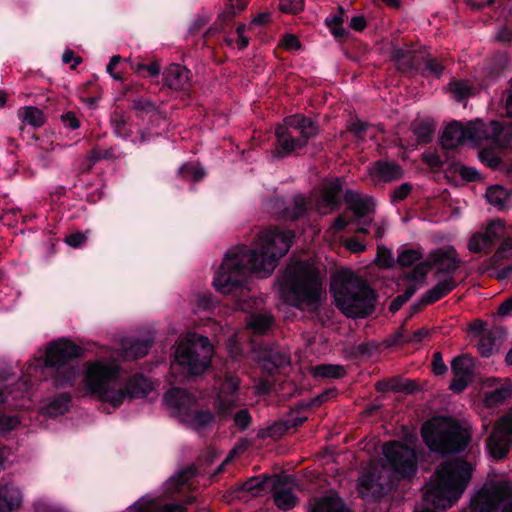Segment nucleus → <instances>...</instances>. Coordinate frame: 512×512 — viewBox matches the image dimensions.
Masks as SVG:
<instances>
[{"mask_svg": "<svg viewBox=\"0 0 512 512\" xmlns=\"http://www.w3.org/2000/svg\"><path fill=\"white\" fill-rule=\"evenodd\" d=\"M485 197L490 204L498 208H503L508 200V194L501 186L489 187Z\"/></svg>", "mask_w": 512, "mask_h": 512, "instance_id": "72a5a7b5", "label": "nucleus"}, {"mask_svg": "<svg viewBox=\"0 0 512 512\" xmlns=\"http://www.w3.org/2000/svg\"><path fill=\"white\" fill-rule=\"evenodd\" d=\"M460 263L459 255L453 246L439 247L428 254L426 261L416 266L411 278L420 282L425 280L428 270L432 267L436 268L437 277L441 275L453 277Z\"/></svg>", "mask_w": 512, "mask_h": 512, "instance_id": "f8f14e48", "label": "nucleus"}, {"mask_svg": "<svg viewBox=\"0 0 512 512\" xmlns=\"http://www.w3.org/2000/svg\"><path fill=\"white\" fill-rule=\"evenodd\" d=\"M438 278V282L423 295V303L431 304L444 297L446 294H448L456 287L454 277L443 276V278H440L439 276Z\"/></svg>", "mask_w": 512, "mask_h": 512, "instance_id": "393cba45", "label": "nucleus"}, {"mask_svg": "<svg viewBox=\"0 0 512 512\" xmlns=\"http://www.w3.org/2000/svg\"><path fill=\"white\" fill-rule=\"evenodd\" d=\"M307 210V202L303 196H296L293 199V207L285 211L286 218L295 220L302 216Z\"/></svg>", "mask_w": 512, "mask_h": 512, "instance_id": "ea45409f", "label": "nucleus"}, {"mask_svg": "<svg viewBox=\"0 0 512 512\" xmlns=\"http://www.w3.org/2000/svg\"><path fill=\"white\" fill-rule=\"evenodd\" d=\"M132 108L136 115L143 117L145 115H152L156 113L157 107L154 102L147 98L138 97L132 101Z\"/></svg>", "mask_w": 512, "mask_h": 512, "instance_id": "c9c22d12", "label": "nucleus"}, {"mask_svg": "<svg viewBox=\"0 0 512 512\" xmlns=\"http://www.w3.org/2000/svg\"><path fill=\"white\" fill-rule=\"evenodd\" d=\"M109 156V152L107 150H101L99 148H95L93 150H91L88 154H87V159L92 163H96L97 161L101 160V159H105Z\"/></svg>", "mask_w": 512, "mask_h": 512, "instance_id": "0e129e2a", "label": "nucleus"}, {"mask_svg": "<svg viewBox=\"0 0 512 512\" xmlns=\"http://www.w3.org/2000/svg\"><path fill=\"white\" fill-rule=\"evenodd\" d=\"M272 324V317L270 315H252L247 326L258 333L265 332Z\"/></svg>", "mask_w": 512, "mask_h": 512, "instance_id": "e433bc0d", "label": "nucleus"}, {"mask_svg": "<svg viewBox=\"0 0 512 512\" xmlns=\"http://www.w3.org/2000/svg\"><path fill=\"white\" fill-rule=\"evenodd\" d=\"M512 391L509 386H501L494 391L485 394V402L488 406L496 405L511 395Z\"/></svg>", "mask_w": 512, "mask_h": 512, "instance_id": "58836bf2", "label": "nucleus"}, {"mask_svg": "<svg viewBox=\"0 0 512 512\" xmlns=\"http://www.w3.org/2000/svg\"><path fill=\"white\" fill-rule=\"evenodd\" d=\"M239 380L234 376H227L217 393V408L220 414L227 415L238 403Z\"/></svg>", "mask_w": 512, "mask_h": 512, "instance_id": "6ab92c4d", "label": "nucleus"}, {"mask_svg": "<svg viewBox=\"0 0 512 512\" xmlns=\"http://www.w3.org/2000/svg\"><path fill=\"white\" fill-rule=\"evenodd\" d=\"M321 293V280L314 265L295 262L286 268L280 284V294L286 303L303 310H315Z\"/></svg>", "mask_w": 512, "mask_h": 512, "instance_id": "20e7f679", "label": "nucleus"}, {"mask_svg": "<svg viewBox=\"0 0 512 512\" xmlns=\"http://www.w3.org/2000/svg\"><path fill=\"white\" fill-rule=\"evenodd\" d=\"M466 143L475 146H482L488 142L494 147H505L509 144L506 139L507 132L498 122H491L486 125L481 120L469 122L465 126Z\"/></svg>", "mask_w": 512, "mask_h": 512, "instance_id": "4468645a", "label": "nucleus"}, {"mask_svg": "<svg viewBox=\"0 0 512 512\" xmlns=\"http://www.w3.org/2000/svg\"><path fill=\"white\" fill-rule=\"evenodd\" d=\"M70 396L68 394H62L59 397L53 399L46 408V413L49 416L63 415L69 408Z\"/></svg>", "mask_w": 512, "mask_h": 512, "instance_id": "f704fd0d", "label": "nucleus"}, {"mask_svg": "<svg viewBox=\"0 0 512 512\" xmlns=\"http://www.w3.org/2000/svg\"><path fill=\"white\" fill-rule=\"evenodd\" d=\"M422 437L431 451L443 454L463 450L470 439L466 429L442 417L427 421L422 427Z\"/></svg>", "mask_w": 512, "mask_h": 512, "instance_id": "0eeeda50", "label": "nucleus"}, {"mask_svg": "<svg viewBox=\"0 0 512 512\" xmlns=\"http://www.w3.org/2000/svg\"><path fill=\"white\" fill-rule=\"evenodd\" d=\"M281 45L290 51L298 50L300 48V41L295 35L287 34L283 37Z\"/></svg>", "mask_w": 512, "mask_h": 512, "instance_id": "4d7b16f0", "label": "nucleus"}, {"mask_svg": "<svg viewBox=\"0 0 512 512\" xmlns=\"http://www.w3.org/2000/svg\"><path fill=\"white\" fill-rule=\"evenodd\" d=\"M312 512H350L345 507L336 493L330 492L328 495L315 499L312 505Z\"/></svg>", "mask_w": 512, "mask_h": 512, "instance_id": "bb28decb", "label": "nucleus"}, {"mask_svg": "<svg viewBox=\"0 0 512 512\" xmlns=\"http://www.w3.org/2000/svg\"><path fill=\"white\" fill-rule=\"evenodd\" d=\"M432 366L435 375H443L447 371V366L445 365L440 352H435L433 354Z\"/></svg>", "mask_w": 512, "mask_h": 512, "instance_id": "5fc2aeb1", "label": "nucleus"}, {"mask_svg": "<svg viewBox=\"0 0 512 512\" xmlns=\"http://www.w3.org/2000/svg\"><path fill=\"white\" fill-rule=\"evenodd\" d=\"M234 422L242 430L246 429L251 422V416L246 409H241L234 415Z\"/></svg>", "mask_w": 512, "mask_h": 512, "instance_id": "864d4df0", "label": "nucleus"}, {"mask_svg": "<svg viewBox=\"0 0 512 512\" xmlns=\"http://www.w3.org/2000/svg\"><path fill=\"white\" fill-rule=\"evenodd\" d=\"M342 22V16H333L325 20L327 27L336 38H342L347 34L346 30L342 27Z\"/></svg>", "mask_w": 512, "mask_h": 512, "instance_id": "c03bdc74", "label": "nucleus"}, {"mask_svg": "<svg viewBox=\"0 0 512 512\" xmlns=\"http://www.w3.org/2000/svg\"><path fill=\"white\" fill-rule=\"evenodd\" d=\"M19 119L35 128L41 127L45 123V116L41 109L34 106H25L18 110Z\"/></svg>", "mask_w": 512, "mask_h": 512, "instance_id": "c85d7f7f", "label": "nucleus"}, {"mask_svg": "<svg viewBox=\"0 0 512 512\" xmlns=\"http://www.w3.org/2000/svg\"><path fill=\"white\" fill-rule=\"evenodd\" d=\"M274 502L279 509L289 510L297 504L298 499L291 490L281 489L274 493Z\"/></svg>", "mask_w": 512, "mask_h": 512, "instance_id": "473e14b6", "label": "nucleus"}, {"mask_svg": "<svg viewBox=\"0 0 512 512\" xmlns=\"http://www.w3.org/2000/svg\"><path fill=\"white\" fill-rule=\"evenodd\" d=\"M496 348L495 339L492 337L491 333H485L481 336L478 343V351L482 356L488 357L490 356Z\"/></svg>", "mask_w": 512, "mask_h": 512, "instance_id": "37998d69", "label": "nucleus"}, {"mask_svg": "<svg viewBox=\"0 0 512 512\" xmlns=\"http://www.w3.org/2000/svg\"><path fill=\"white\" fill-rule=\"evenodd\" d=\"M346 248L353 253H360L365 251L366 246L359 242L356 238H351L346 241Z\"/></svg>", "mask_w": 512, "mask_h": 512, "instance_id": "69168bd1", "label": "nucleus"}, {"mask_svg": "<svg viewBox=\"0 0 512 512\" xmlns=\"http://www.w3.org/2000/svg\"><path fill=\"white\" fill-rule=\"evenodd\" d=\"M474 360L467 355L455 357L451 362V370L454 375L450 383V389L456 393L462 392L473 378Z\"/></svg>", "mask_w": 512, "mask_h": 512, "instance_id": "a211bd4d", "label": "nucleus"}, {"mask_svg": "<svg viewBox=\"0 0 512 512\" xmlns=\"http://www.w3.org/2000/svg\"><path fill=\"white\" fill-rule=\"evenodd\" d=\"M450 91L458 101H461L470 95V87L467 82H453L450 84Z\"/></svg>", "mask_w": 512, "mask_h": 512, "instance_id": "49530a36", "label": "nucleus"}, {"mask_svg": "<svg viewBox=\"0 0 512 512\" xmlns=\"http://www.w3.org/2000/svg\"><path fill=\"white\" fill-rule=\"evenodd\" d=\"M341 189L342 185L339 179L326 182L323 187L321 200L315 203V205H312L310 202V207L322 215L329 213L338 205Z\"/></svg>", "mask_w": 512, "mask_h": 512, "instance_id": "aec40b11", "label": "nucleus"}, {"mask_svg": "<svg viewBox=\"0 0 512 512\" xmlns=\"http://www.w3.org/2000/svg\"><path fill=\"white\" fill-rule=\"evenodd\" d=\"M382 450L389 467L379 461H372L369 464L367 471L358 480V491L363 498L380 497L384 485L394 476L407 477L416 469L413 446L393 441L384 444Z\"/></svg>", "mask_w": 512, "mask_h": 512, "instance_id": "7ed1b4c3", "label": "nucleus"}, {"mask_svg": "<svg viewBox=\"0 0 512 512\" xmlns=\"http://www.w3.org/2000/svg\"><path fill=\"white\" fill-rule=\"evenodd\" d=\"M164 402L174 416L195 430H201L214 421L210 411H194V398L180 388L169 390L164 396Z\"/></svg>", "mask_w": 512, "mask_h": 512, "instance_id": "9b49d317", "label": "nucleus"}, {"mask_svg": "<svg viewBox=\"0 0 512 512\" xmlns=\"http://www.w3.org/2000/svg\"><path fill=\"white\" fill-rule=\"evenodd\" d=\"M512 443V409L499 419L488 439L487 447L495 459L504 458Z\"/></svg>", "mask_w": 512, "mask_h": 512, "instance_id": "dca6fc26", "label": "nucleus"}, {"mask_svg": "<svg viewBox=\"0 0 512 512\" xmlns=\"http://www.w3.org/2000/svg\"><path fill=\"white\" fill-rule=\"evenodd\" d=\"M62 61L65 64L72 63L71 68L74 69L78 64L81 63V57L77 56L74 51L68 49L63 53Z\"/></svg>", "mask_w": 512, "mask_h": 512, "instance_id": "e2e57ef3", "label": "nucleus"}, {"mask_svg": "<svg viewBox=\"0 0 512 512\" xmlns=\"http://www.w3.org/2000/svg\"><path fill=\"white\" fill-rule=\"evenodd\" d=\"M263 486V483L254 478V479H250L249 481H247L245 484H244V489L251 492L253 495H256L258 490L261 489Z\"/></svg>", "mask_w": 512, "mask_h": 512, "instance_id": "338daca9", "label": "nucleus"}, {"mask_svg": "<svg viewBox=\"0 0 512 512\" xmlns=\"http://www.w3.org/2000/svg\"><path fill=\"white\" fill-rule=\"evenodd\" d=\"M213 347L207 337L190 334L182 339L175 351L172 370L185 369L189 374L203 373L210 365Z\"/></svg>", "mask_w": 512, "mask_h": 512, "instance_id": "6e6552de", "label": "nucleus"}, {"mask_svg": "<svg viewBox=\"0 0 512 512\" xmlns=\"http://www.w3.org/2000/svg\"><path fill=\"white\" fill-rule=\"evenodd\" d=\"M111 123L114 127L115 133L123 138H126L129 136L130 131L127 128L128 126V120L127 117L122 113H114L111 117Z\"/></svg>", "mask_w": 512, "mask_h": 512, "instance_id": "a19ab883", "label": "nucleus"}, {"mask_svg": "<svg viewBox=\"0 0 512 512\" xmlns=\"http://www.w3.org/2000/svg\"><path fill=\"white\" fill-rule=\"evenodd\" d=\"M512 256V236H505L504 240L501 242L499 248L494 254V258L496 260H501L505 258H509Z\"/></svg>", "mask_w": 512, "mask_h": 512, "instance_id": "a18cd8bd", "label": "nucleus"}, {"mask_svg": "<svg viewBox=\"0 0 512 512\" xmlns=\"http://www.w3.org/2000/svg\"><path fill=\"white\" fill-rule=\"evenodd\" d=\"M180 172L184 174V176H191L196 181L202 179L204 176V171L202 169H198L191 165H183Z\"/></svg>", "mask_w": 512, "mask_h": 512, "instance_id": "6e6d98bb", "label": "nucleus"}, {"mask_svg": "<svg viewBox=\"0 0 512 512\" xmlns=\"http://www.w3.org/2000/svg\"><path fill=\"white\" fill-rule=\"evenodd\" d=\"M119 366L115 361L96 360L85 365L83 388L87 395H95L101 401L121 405L127 399L143 397L152 389L151 382L141 376L134 375L127 383L118 385Z\"/></svg>", "mask_w": 512, "mask_h": 512, "instance_id": "f03ea898", "label": "nucleus"}, {"mask_svg": "<svg viewBox=\"0 0 512 512\" xmlns=\"http://www.w3.org/2000/svg\"><path fill=\"white\" fill-rule=\"evenodd\" d=\"M82 349L73 342L60 339L48 344L45 355V367L56 368L54 385L65 387L71 385L78 377L79 370L75 365L67 364L69 360L81 355Z\"/></svg>", "mask_w": 512, "mask_h": 512, "instance_id": "1a4fd4ad", "label": "nucleus"}, {"mask_svg": "<svg viewBox=\"0 0 512 512\" xmlns=\"http://www.w3.org/2000/svg\"><path fill=\"white\" fill-rule=\"evenodd\" d=\"M279 5L283 12L296 14L303 10L304 0H280Z\"/></svg>", "mask_w": 512, "mask_h": 512, "instance_id": "de8ad7c7", "label": "nucleus"}, {"mask_svg": "<svg viewBox=\"0 0 512 512\" xmlns=\"http://www.w3.org/2000/svg\"><path fill=\"white\" fill-rule=\"evenodd\" d=\"M412 274H413V271L407 275V279L409 281H411L412 283L406 288L405 292L402 294L403 300L408 301L412 297V295L416 292V290L419 288V286L422 285V283L424 282V280H422L421 282L413 280L411 278Z\"/></svg>", "mask_w": 512, "mask_h": 512, "instance_id": "13d9d810", "label": "nucleus"}, {"mask_svg": "<svg viewBox=\"0 0 512 512\" xmlns=\"http://www.w3.org/2000/svg\"><path fill=\"white\" fill-rule=\"evenodd\" d=\"M22 502V493L19 488L9 485H0V512H11L17 509Z\"/></svg>", "mask_w": 512, "mask_h": 512, "instance_id": "a878e982", "label": "nucleus"}, {"mask_svg": "<svg viewBox=\"0 0 512 512\" xmlns=\"http://www.w3.org/2000/svg\"><path fill=\"white\" fill-rule=\"evenodd\" d=\"M368 174L374 182H389L400 179L403 176V170L394 162L379 160L368 167Z\"/></svg>", "mask_w": 512, "mask_h": 512, "instance_id": "412c9836", "label": "nucleus"}, {"mask_svg": "<svg viewBox=\"0 0 512 512\" xmlns=\"http://www.w3.org/2000/svg\"><path fill=\"white\" fill-rule=\"evenodd\" d=\"M422 258V253L417 249H407L402 251L398 257L397 262L401 266H411L416 262L420 261Z\"/></svg>", "mask_w": 512, "mask_h": 512, "instance_id": "79ce46f5", "label": "nucleus"}, {"mask_svg": "<svg viewBox=\"0 0 512 512\" xmlns=\"http://www.w3.org/2000/svg\"><path fill=\"white\" fill-rule=\"evenodd\" d=\"M293 236L290 230L267 229L259 233L251 251L244 248L231 250L215 274L213 286L216 291L231 293L249 272L260 277L270 275L278 260L288 252Z\"/></svg>", "mask_w": 512, "mask_h": 512, "instance_id": "f257e3e1", "label": "nucleus"}, {"mask_svg": "<svg viewBox=\"0 0 512 512\" xmlns=\"http://www.w3.org/2000/svg\"><path fill=\"white\" fill-rule=\"evenodd\" d=\"M505 235V223L500 219L490 220L470 235L467 249L475 254H488L495 242Z\"/></svg>", "mask_w": 512, "mask_h": 512, "instance_id": "2eb2a0df", "label": "nucleus"}, {"mask_svg": "<svg viewBox=\"0 0 512 512\" xmlns=\"http://www.w3.org/2000/svg\"><path fill=\"white\" fill-rule=\"evenodd\" d=\"M479 158L485 162L489 167L496 168L500 164V158L493 151L489 149H482L479 152Z\"/></svg>", "mask_w": 512, "mask_h": 512, "instance_id": "09e8293b", "label": "nucleus"}, {"mask_svg": "<svg viewBox=\"0 0 512 512\" xmlns=\"http://www.w3.org/2000/svg\"><path fill=\"white\" fill-rule=\"evenodd\" d=\"M315 377L337 379L346 374V370L342 365L323 364L317 365L313 368Z\"/></svg>", "mask_w": 512, "mask_h": 512, "instance_id": "7c9ffc66", "label": "nucleus"}, {"mask_svg": "<svg viewBox=\"0 0 512 512\" xmlns=\"http://www.w3.org/2000/svg\"><path fill=\"white\" fill-rule=\"evenodd\" d=\"M411 192V185L409 183H403L397 187L391 194V200L398 202L404 200Z\"/></svg>", "mask_w": 512, "mask_h": 512, "instance_id": "603ef678", "label": "nucleus"}, {"mask_svg": "<svg viewBox=\"0 0 512 512\" xmlns=\"http://www.w3.org/2000/svg\"><path fill=\"white\" fill-rule=\"evenodd\" d=\"M190 72L184 66L171 64L164 71V82L173 90L184 91L190 86Z\"/></svg>", "mask_w": 512, "mask_h": 512, "instance_id": "4be33fe9", "label": "nucleus"}, {"mask_svg": "<svg viewBox=\"0 0 512 512\" xmlns=\"http://www.w3.org/2000/svg\"><path fill=\"white\" fill-rule=\"evenodd\" d=\"M153 339L151 337L145 339H124L122 341L123 357L126 359H136L147 355Z\"/></svg>", "mask_w": 512, "mask_h": 512, "instance_id": "b1692460", "label": "nucleus"}, {"mask_svg": "<svg viewBox=\"0 0 512 512\" xmlns=\"http://www.w3.org/2000/svg\"><path fill=\"white\" fill-rule=\"evenodd\" d=\"M20 424L17 417L14 416H3L0 417V434H6L9 431L15 429Z\"/></svg>", "mask_w": 512, "mask_h": 512, "instance_id": "8fccbe9b", "label": "nucleus"}, {"mask_svg": "<svg viewBox=\"0 0 512 512\" xmlns=\"http://www.w3.org/2000/svg\"><path fill=\"white\" fill-rule=\"evenodd\" d=\"M472 471L471 464L460 459L443 463L430 482L425 501L436 508L452 507L466 489Z\"/></svg>", "mask_w": 512, "mask_h": 512, "instance_id": "39448f33", "label": "nucleus"}, {"mask_svg": "<svg viewBox=\"0 0 512 512\" xmlns=\"http://www.w3.org/2000/svg\"><path fill=\"white\" fill-rule=\"evenodd\" d=\"M247 6V0H229L222 12L220 17L224 20L234 17L237 13L243 11Z\"/></svg>", "mask_w": 512, "mask_h": 512, "instance_id": "4c0bfd02", "label": "nucleus"}, {"mask_svg": "<svg viewBox=\"0 0 512 512\" xmlns=\"http://www.w3.org/2000/svg\"><path fill=\"white\" fill-rule=\"evenodd\" d=\"M426 68L436 77H439L443 71L442 65L434 59H429L427 61Z\"/></svg>", "mask_w": 512, "mask_h": 512, "instance_id": "774afa93", "label": "nucleus"}, {"mask_svg": "<svg viewBox=\"0 0 512 512\" xmlns=\"http://www.w3.org/2000/svg\"><path fill=\"white\" fill-rule=\"evenodd\" d=\"M345 202L357 218L358 229L360 233H368V226L372 222V215L375 212V205L372 198L362 196L355 191H347Z\"/></svg>", "mask_w": 512, "mask_h": 512, "instance_id": "f3484780", "label": "nucleus"}, {"mask_svg": "<svg viewBox=\"0 0 512 512\" xmlns=\"http://www.w3.org/2000/svg\"><path fill=\"white\" fill-rule=\"evenodd\" d=\"M512 512V490L506 483L484 487L471 500L470 512Z\"/></svg>", "mask_w": 512, "mask_h": 512, "instance_id": "ddd939ff", "label": "nucleus"}, {"mask_svg": "<svg viewBox=\"0 0 512 512\" xmlns=\"http://www.w3.org/2000/svg\"><path fill=\"white\" fill-rule=\"evenodd\" d=\"M441 143L445 149H453L466 143L465 126L457 121L450 123L443 131Z\"/></svg>", "mask_w": 512, "mask_h": 512, "instance_id": "5701e85b", "label": "nucleus"}, {"mask_svg": "<svg viewBox=\"0 0 512 512\" xmlns=\"http://www.w3.org/2000/svg\"><path fill=\"white\" fill-rule=\"evenodd\" d=\"M337 307L347 317L363 318L374 310V295L368 285L348 271L336 274L331 283Z\"/></svg>", "mask_w": 512, "mask_h": 512, "instance_id": "423d86ee", "label": "nucleus"}, {"mask_svg": "<svg viewBox=\"0 0 512 512\" xmlns=\"http://www.w3.org/2000/svg\"><path fill=\"white\" fill-rule=\"evenodd\" d=\"M317 133L316 122L300 114L285 118L283 125H278L275 131L278 144L286 153L305 146Z\"/></svg>", "mask_w": 512, "mask_h": 512, "instance_id": "9d476101", "label": "nucleus"}, {"mask_svg": "<svg viewBox=\"0 0 512 512\" xmlns=\"http://www.w3.org/2000/svg\"><path fill=\"white\" fill-rule=\"evenodd\" d=\"M423 161L432 168H437L442 165L441 158L435 152H425L422 155Z\"/></svg>", "mask_w": 512, "mask_h": 512, "instance_id": "bf43d9fd", "label": "nucleus"}, {"mask_svg": "<svg viewBox=\"0 0 512 512\" xmlns=\"http://www.w3.org/2000/svg\"><path fill=\"white\" fill-rule=\"evenodd\" d=\"M133 512H184V507L178 504L158 506L154 500L142 498L132 506Z\"/></svg>", "mask_w": 512, "mask_h": 512, "instance_id": "cd10ccee", "label": "nucleus"}, {"mask_svg": "<svg viewBox=\"0 0 512 512\" xmlns=\"http://www.w3.org/2000/svg\"><path fill=\"white\" fill-rule=\"evenodd\" d=\"M120 61H121V57L118 55H115L110 59V62L108 63V65L106 67V71L112 76L113 79H115L117 81L123 80V76L121 74L113 72L116 65L119 64Z\"/></svg>", "mask_w": 512, "mask_h": 512, "instance_id": "680f3d73", "label": "nucleus"}, {"mask_svg": "<svg viewBox=\"0 0 512 512\" xmlns=\"http://www.w3.org/2000/svg\"><path fill=\"white\" fill-rule=\"evenodd\" d=\"M194 470L189 468L185 471L179 472L176 475L172 476L166 482V493L168 496L176 493L183 485H185L188 480L194 476Z\"/></svg>", "mask_w": 512, "mask_h": 512, "instance_id": "2f4dec72", "label": "nucleus"}, {"mask_svg": "<svg viewBox=\"0 0 512 512\" xmlns=\"http://www.w3.org/2000/svg\"><path fill=\"white\" fill-rule=\"evenodd\" d=\"M61 120L66 127H69L73 130L78 129L80 127V122L73 112H68L62 115Z\"/></svg>", "mask_w": 512, "mask_h": 512, "instance_id": "052dcab7", "label": "nucleus"}, {"mask_svg": "<svg viewBox=\"0 0 512 512\" xmlns=\"http://www.w3.org/2000/svg\"><path fill=\"white\" fill-rule=\"evenodd\" d=\"M87 240V234L83 232L72 233L65 238V243L73 248H78L83 245Z\"/></svg>", "mask_w": 512, "mask_h": 512, "instance_id": "3c124183", "label": "nucleus"}, {"mask_svg": "<svg viewBox=\"0 0 512 512\" xmlns=\"http://www.w3.org/2000/svg\"><path fill=\"white\" fill-rule=\"evenodd\" d=\"M412 131L419 143H426L431 139L434 126L430 120L418 119L412 123Z\"/></svg>", "mask_w": 512, "mask_h": 512, "instance_id": "c756f323", "label": "nucleus"}]
</instances>
